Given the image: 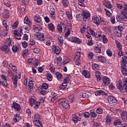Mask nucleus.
<instances>
[{"instance_id": "nucleus-1", "label": "nucleus", "mask_w": 127, "mask_h": 127, "mask_svg": "<svg viewBox=\"0 0 127 127\" xmlns=\"http://www.w3.org/2000/svg\"><path fill=\"white\" fill-rule=\"evenodd\" d=\"M117 88L120 91H127V78L123 80V82L119 80L117 84Z\"/></svg>"}, {"instance_id": "nucleus-2", "label": "nucleus", "mask_w": 127, "mask_h": 127, "mask_svg": "<svg viewBox=\"0 0 127 127\" xmlns=\"http://www.w3.org/2000/svg\"><path fill=\"white\" fill-rule=\"evenodd\" d=\"M59 103L60 106H62L63 108H64V109H69V108H70L69 101L65 98H61L59 100Z\"/></svg>"}, {"instance_id": "nucleus-3", "label": "nucleus", "mask_w": 127, "mask_h": 127, "mask_svg": "<svg viewBox=\"0 0 127 127\" xmlns=\"http://www.w3.org/2000/svg\"><path fill=\"white\" fill-rule=\"evenodd\" d=\"M82 114H79V116L77 114H75L72 115V119L73 123L77 124L78 122H81L82 120Z\"/></svg>"}, {"instance_id": "nucleus-4", "label": "nucleus", "mask_w": 127, "mask_h": 127, "mask_svg": "<svg viewBox=\"0 0 127 127\" xmlns=\"http://www.w3.org/2000/svg\"><path fill=\"white\" fill-rule=\"evenodd\" d=\"M127 52H123V57L121 60V65L123 67H127Z\"/></svg>"}, {"instance_id": "nucleus-5", "label": "nucleus", "mask_w": 127, "mask_h": 127, "mask_svg": "<svg viewBox=\"0 0 127 127\" xmlns=\"http://www.w3.org/2000/svg\"><path fill=\"white\" fill-rule=\"evenodd\" d=\"M96 38H98V40H100V41L102 39L104 44L108 43V38H107V36L105 34H103L102 35L99 34L96 36Z\"/></svg>"}, {"instance_id": "nucleus-6", "label": "nucleus", "mask_w": 127, "mask_h": 127, "mask_svg": "<svg viewBox=\"0 0 127 127\" xmlns=\"http://www.w3.org/2000/svg\"><path fill=\"white\" fill-rule=\"evenodd\" d=\"M80 14L82 16L83 21H87V19L91 16V14L89 12H82Z\"/></svg>"}, {"instance_id": "nucleus-7", "label": "nucleus", "mask_w": 127, "mask_h": 127, "mask_svg": "<svg viewBox=\"0 0 127 127\" xmlns=\"http://www.w3.org/2000/svg\"><path fill=\"white\" fill-rule=\"evenodd\" d=\"M108 102L112 105H116L118 103V100L113 96H109L108 98Z\"/></svg>"}, {"instance_id": "nucleus-8", "label": "nucleus", "mask_w": 127, "mask_h": 127, "mask_svg": "<svg viewBox=\"0 0 127 127\" xmlns=\"http://www.w3.org/2000/svg\"><path fill=\"white\" fill-rule=\"evenodd\" d=\"M36 36L38 40H40V41H44L45 40L44 35L41 32H38Z\"/></svg>"}, {"instance_id": "nucleus-9", "label": "nucleus", "mask_w": 127, "mask_h": 127, "mask_svg": "<svg viewBox=\"0 0 127 127\" xmlns=\"http://www.w3.org/2000/svg\"><path fill=\"white\" fill-rule=\"evenodd\" d=\"M95 94L96 96H101V95L102 96H107L108 95V93L102 90L96 91Z\"/></svg>"}, {"instance_id": "nucleus-10", "label": "nucleus", "mask_w": 127, "mask_h": 127, "mask_svg": "<svg viewBox=\"0 0 127 127\" xmlns=\"http://www.w3.org/2000/svg\"><path fill=\"white\" fill-rule=\"evenodd\" d=\"M12 44H13V42L10 39V38H7L5 41V45L9 47H12Z\"/></svg>"}, {"instance_id": "nucleus-11", "label": "nucleus", "mask_w": 127, "mask_h": 127, "mask_svg": "<svg viewBox=\"0 0 127 127\" xmlns=\"http://www.w3.org/2000/svg\"><path fill=\"white\" fill-rule=\"evenodd\" d=\"M14 37L15 39H17V40H20L21 39V34L17 32V30H15L14 32Z\"/></svg>"}, {"instance_id": "nucleus-12", "label": "nucleus", "mask_w": 127, "mask_h": 127, "mask_svg": "<svg viewBox=\"0 0 127 127\" xmlns=\"http://www.w3.org/2000/svg\"><path fill=\"white\" fill-rule=\"evenodd\" d=\"M122 121L123 120L121 119H119V118L116 119L114 122V123H113L114 126H115V127H117L118 125V126L122 125V124H123Z\"/></svg>"}, {"instance_id": "nucleus-13", "label": "nucleus", "mask_w": 127, "mask_h": 127, "mask_svg": "<svg viewBox=\"0 0 127 127\" xmlns=\"http://www.w3.org/2000/svg\"><path fill=\"white\" fill-rule=\"evenodd\" d=\"M102 81L103 82V84H104L105 86H106L107 85H109V84L111 83V81H110V78H109L108 76L103 77Z\"/></svg>"}, {"instance_id": "nucleus-14", "label": "nucleus", "mask_w": 127, "mask_h": 127, "mask_svg": "<svg viewBox=\"0 0 127 127\" xmlns=\"http://www.w3.org/2000/svg\"><path fill=\"white\" fill-rule=\"evenodd\" d=\"M92 21L94 22V23L96 24L97 26L100 25V19L97 16H94L92 17Z\"/></svg>"}, {"instance_id": "nucleus-15", "label": "nucleus", "mask_w": 127, "mask_h": 127, "mask_svg": "<svg viewBox=\"0 0 127 127\" xmlns=\"http://www.w3.org/2000/svg\"><path fill=\"white\" fill-rule=\"evenodd\" d=\"M13 108L17 111H19L21 110V107L20 105L17 104L16 102L13 103Z\"/></svg>"}, {"instance_id": "nucleus-16", "label": "nucleus", "mask_w": 127, "mask_h": 127, "mask_svg": "<svg viewBox=\"0 0 127 127\" xmlns=\"http://www.w3.org/2000/svg\"><path fill=\"white\" fill-rule=\"evenodd\" d=\"M12 81H13V84L14 85V88L17 87V77L15 76L14 75L11 77Z\"/></svg>"}, {"instance_id": "nucleus-17", "label": "nucleus", "mask_w": 127, "mask_h": 127, "mask_svg": "<svg viewBox=\"0 0 127 127\" xmlns=\"http://www.w3.org/2000/svg\"><path fill=\"white\" fill-rule=\"evenodd\" d=\"M12 81H13V84L14 85V88L17 87V77L15 76L14 75L11 77Z\"/></svg>"}, {"instance_id": "nucleus-18", "label": "nucleus", "mask_w": 127, "mask_h": 127, "mask_svg": "<svg viewBox=\"0 0 127 127\" xmlns=\"http://www.w3.org/2000/svg\"><path fill=\"white\" fill-rule=\"evenodd\" d=\"M121 119L124 122L127 121V111H123L121 114Z\"/></svg>"}, {"instance_id": "nucleus-19", "label": "nucleus", "mask_w": 127, "mask_h": 127, "mask_svg": "<svg viewBox=\"0 0 127 127\" xmlns=\"http://www.w3.org/2000/svg\"><path fill=\"white\" fill-rule=\"evenodd\" d=\"M103 4L106 6V7H107V8H111L113 7L112 4L109 1L104 0Z\"/></svg>"}, {"instance_id": "nucleus-20", "label": "nucleus", "mask_w": 127, "mask_h": 127, "mask_svg": "<svg viewBox=\"0 0 127 127\" xmlns=\"http://www.w3.org/2000/svg\"><path fill=\"white\" fill-rule=\"evenodd\" d=\"M9 47L8 46H6V45H3L2 46V47L1 48V50L2 51H4L5 53H8L9 52Z\"/></svg>"}, {"instance_id": "nucleus-21", "label": "nucleus", "mask_w": 127, "mask_h": 127, "mask_svg": "<svg viewBox=\"0 0 127 127\" xmlns=\"http://www.w3.org/2000/svg\"><path fill=\"white\" fill-rule=\"evenodd\" d=\"M36 101V97H31L29 100V104L30 106H31L32 107L33 106H34V104L35 103Z\"/></svg>"}, {"instance_id": "nucleus-22", "label": "nucleus", "mask_w": 127, "mask_h": 127, "mask_svg": "<svg viewBox=\"0 0 127 127\" xmlns=\"http://www.w3.org/2000/svg\"><path fill=\"white\" fill-rule=\"evenodd\" d=\"M53 50L54 51L55 53H56L57 55H58L60 54V51L61 49H60V48H59V47L54 46L53 48Z\"/></svg>"}, {"instance_id": "nucleus-23", "label": "nucleus", "mask_w": 127, "mask_h": 127, "mask_svg": "<svg viewBox=\"0 0 127 127\" xmlns=\"http://www.w3.org/2000/svg\"><path fill=\"white\" fill-rule=\"evenodd\" d=\"M95 76L97 82H100L101 81V72L99 71H96Z\"/></svg>"}, {"instance_id": "nucleus-24", "label": "nucleus", "mask_w": 127, "mask_h": 127, "mask_svg": "<svg viewBox=\"0 0 127 127\" xmlns=\"http://www.w3.org/2000/svg\"><path fill=\"white\" fill-rule=\"evenodd\" d=\"M34 19L35 21H36V22H37L38 23H40V22H41V17H40L39 15H36L34 17Z\"/></svg>"}, {"instance_id": "nucleus-25", "label": "nucleus", "mask_w": 127, "mask_h": 127, "mask_svg": "<svg viewBox=\"0 0 127 127\" xmlns=\"http://www.w3.org/2000/svg\"><path fill=\"white\" fill-rule=\"evenodd\" d=\"M19 50V45H15L12 46V50L14 53H15Z\"/></svg>"}, {"instance_id": "nucleus-26", "label": "nucleus", "mask_w": 127, "mask_h": 127, "mask_svg": "<svg viewBox=\"0 0 127 127\" xmlns=\"http://www.w3.org/2000/svg\"><path fill=\"white\" fill-rule=\"evenodd\" d=\"M82 74L85 78H90V72L88 71V70H83Z\"/></svg>"}, {"instance_id": "nucleus-27", "label": "nucleus", "mask_w": 127, "mask_h": 127, "mask_svg": "<svg viewBox=\"0 0 127 127\" xmlns=\"http://www.w3.org/2000/svg\"><path fill=\"white\" fill-rule=\"evenodd\" d=\"M97 58L98 61H99L100 62H102V63H104L106 61V58L103 56H98Z\"/></svg>"}, {"instance_id": "nucleus-28", "label": "nucleus", "mask_w": 127, "mask_h": 127, "mask_svg": "<svg viewBox=\"0 0 127 127\" xmlns=\"http://www.w3.org/2000/svg\"><path fill=\"white\" fill-rule=\"evenodd\" d=\"M72 42H74L75 43H77V44H81V42H82L81 40L77 37L72 38Z\"/></svg>"}, {"instance_id": "nucleus-29", "label": "nucleus", "mask_w": 127, "mask_h": 127, "mask_svg": "<svg viewBox=\"0 0 127 127\" xmlns=\"http://www.w3.org/2000/svg\"><path fill=\"white\" fill-rule=\"evenodd\" d=\"M115 43L117 45V48H118L119 50H122V49H123V46H122L121 42H119L118 40H115Z\"/></svg>"}, {"instance_id": "nucleus-30", "label": "nucleus", "mask_w": 127, "mask_h": 127, "mask_svg": "<svg viewBox=\"0 0 127 127\" xmlns=\"http://www.w3.org/2000/svg\"><path fill=\"white\" fill-rule=\"evenodd\" d=\"M19 120H20V116L17 114H15L13 119V122H14L15 123H17L19 122Z\"/></svg>"}, {"instance_id": "nucleus-31", "label": "nucleus", "mask_w": 127, "mask_h": 127, "mask_svg": "<svg viewBox=\"0 0 127 127\" xmlns=\"http://www.w3.org/2000/svg\"><path fill=\"white\" fill-rule=\"evenodd\" d=\"M122 14L123 16V17L121 19H123L125 21H127V12L125 11H122Z\"/></svg>"}, {"instance_id": "nucleus-32", "label": "nucleus", "mask_w": 127, "mask_h": 127, "mask_svg": "<svg viewBox=\"0 0 127 127\" xmlns=\"http://www.w3.org/2000/svg\"><path fill=\"white\" fill-rule=\"evenodd\" d=\"M94 50L96 53H101V47H99V45H96L94 46Z\"/></svg>"}, {"instance_id": "nucleus-33", "label": "nucleus", "mask_w": 127, "mask_h": 127, "mask_svg": "<svg viewBox=\"0 0 127 127\" xmlns=\"http://www.w3.org/2000/svg\"><path fill=\"white\" fill-rule=\"evenodd\" d=\"M48 27L51 31H54L55 30V26L53 23H50L48 24Z\"/></svg>"}, {"instance_id": "nucleus-34", "label": "nucleus", "mask_w": 127, "mask_h": 127, "mask_svg": "<svg viewBox=\"0 0 127 127\" xmlns=\"http://www.w3.org/2000/svg\"><path fill=\"white\" fill-rule=\"evenodd\" d=\"M24 23H26V24H28L29 26L31 25V21L29 20L28 19V17H25L24 19Z\"/></svg>"}, {"instance_id": "nucleus-35", "label": "nucleus", "mask_w": 127, "mask_h": 127, "mask_svg": "<svg viewBox=\"0 0 127 127\" xmlns=\"http://www.w3.org/2000/svg\"><path fill=\"white\" fill-rule=\"evenodd\" d=\"M80 32L81 33H84L86 31V24H82L80 26Z\"/></svg>"}, {"instance_id": "nucleus-36", "label": "nucleus", "mask_w": 127, "mask_h": 127, "mask_svg": "<svg viewBox=\"0 0 127 127\" xmlns=\"http://www.w3.org/2000/svg\"><path fill=\"white\" fill-rule=\"evenodd\" d=\"M106 123L107 125H110L112 123V117L108 116L106 118Z\"/></svg>"}, {"instance_id": "nucleus-37", "label": "nucleus", "mask_w": 127, "mask_h": 127, "mask_svg": "<svg viewBox=\"0 0 127 127\" xmlns=\"http://www.w3.org/2000/svg\"><path fill=\"white\" fill-rule=\"evenodd\" d=\"M121 71L124 76H127V69L124 67H121Z\"/></svg>"}, {"instance_id": "nucleus-38", "label": "nucleus", "mask_w": 127, "mask_h": 127, "mask_svg": "<svg viewBox=\"0 0 127 127\" xmlns=\"http://www.w3.org/2000/svg\"><path fill=\"white\" fill-rule=\"evenodd\" d=\"M99 21L100 22H101V23H102V24H103V25H107V23H108V22H107V21H106V20H105L104 18H102V17L100 18Z\"/></svg>"}, {"instance_id": "nucleus-39", "label": "nucleus", "mask_w": 127, "mask_h": 127, "mask_svg": "<svg viewBox=\"0 0 127 127\" xmlns=\"http://www.w3.org/2000/svg\"><path fill=\"white\" fill-rule=\"evenodd\" d=\"M39 106H40V102L39 101H36V102H35V103L34 104V106H33L32 107H34V109H38V107H39Z\"/></svg>"}, {"instance_id": "nucleus-40", "label": "nucleus", "mask_w": 127, "mask_h": 127, "mask_svg": "<svg viewBox=\"0 0 127 127\" xmlns=\"http://www.w3.org/2000/svg\"><path fill=\"white\" fill-rule=\"evenodd\" d=\"M57 99H58V96L56 94H55V95L51 97V101L52 103H54Z\"/></svg>"}, {"instance_id": "nucleus-41", "label": "nucleus", "mask_w": 127, "mask_h": 127, "mask_svg": "<svg viewBox=\"0 0 127 127\" xmlns=\"http://www.w3.org/2000/svg\"><path fill=\"white\" fill-rule=\"evenodd\" d=\"M92 69L96 71V70H98L99 69V64H93L92 65Z\"/></svg>"}, {"instance_id": "nucleus-42", "label": "nucleus", "mask_w": 127, "mask_h": 127, "mask_svg": "<svg viewBox=\"0 0 127 127\" xmlns=\"http://www.w3.org/2000/svg\"><path fill=\"white\" fill-rule=\"evenodd\" d=\"M90 115L92 118H97V114H96L95 111L93 110H90Z\"/></svg>"}, {"instance_id": "nucleus-43", "label": "nucleus", "mask_w": 127, "mask_h": 127, "mask_svg": "<svg viewBox=\"0 0 127 127\" xmlns=\"http://www.w3.org/2000/svg\"><path fill=\"white\" fill-rule=\"evenodd\" d=\"M56 77L58 80H60V79L63 78V75L60 72H58L56 73Z\"/></svg>"}, {"instance_id": "nucleus-44", "label": "nucleus", "mask_w": 127, "mask_h": 127, "mask_svg": "<svg viewBox=\"0 0 127 127\" xmlns=\"http://www.w3.org/2000/svg\"><path fill=\"white\" fill-rule=\"evenodd\" d=\"M12 29H15V28H17V26H18V21H16L14 23H13L12 25Z\"/></svg>"}, {"instance_id": "nucleus-45", "label": "nucleus", "mask_w": 127, "mask_h": 127, "mask_svg": "<svg viewBox=\"0 0 127 127\" xmlns=\"http://www.w3.org/2000/svg\"><path fill=\"white\" fill-rule=\"evenodd\" d=\"M49 13L52 14V13H55V9L53 7V6H51L50 7V10H49Z\"/></svg>"}, {"instance_id": "nucleus-46", "label": "nucleus", "mask_w": 127, "mask_h": 127, "mask_svg": "<svg viewBox=\"0 0 127 127\" xmlns=\"http://www.w3.org/2000/svg\"><path fill=\"white\" fill-rule=\"evenodd\" d=\"M47 77L48 81H49L50 82H51V81H52V79H53L52 74L50 73H48L47 74Z\"/></svg>"}, {"instance_id": "nucleus-47", "label": "nucleus", "mask_w": 127, "mask_h": 127, "mask_svg": "<svg viewBox=\"0 0 127 127\" xmlns=\"http://www.w3.org/2000/svg\"><path fill=\"white\" fill-rule=\"evenodd\" d=\"M74 61L76 65H78V66L81 65V61H80V59H74Z\"/></svg>"}, {"instance_id": "nucleus-48", "label": "nucleus", "mask_w": 127, "mask_h": 127, "mask_svg": "<svg viewBox=\"0 0 127 127\" xmlns=\"http://www.w3.org/2000/svg\"><path fill=\"white\" fill-rule=\"evenodd\" d=\"M96 113L98 115H101L103 114V108H99L96 110Z\"/></svg>"}, {"instance_id": "nucleus-49", "label": "nucleus", "mask_w": 127, "mask_h": 127, "mask_svg": "<svg viewBox=\"0 0 127 127\" xmlns=\"http://www.w3.org/2000/svg\"><path fill=\"white\" fill-rule=\"evenodd\" d=\"M63 5L65 7H67L68 6V1L67 0H62Z\"/></svg>"}, {"instance_id": "nucleus-50", "label": "nucleus", "mask_w": 127, "mask_h": 127, "mask_svg": "<svg viewBox=\"0 0 127 127\" xmlns=\"http://www.w3.org/2000/svg\"><path fill=\"white\" fill-rule=\"evenodd\" d=\"M118 27L119 31H123V30H124V28H125V25H124L123 24H121V25H119L118 26Z\"/></svg>"}, {"instance_id": "nucleus-51", "label": "nucleus", "mask_w": 127, "mask_h": 127, "mask_svg": "<svg viewBox=\"0 0 127 127\" xmlns=\"http://www.w3.org/2000/svg\"><path fill=\"white\" fill-rule=\"evenodd\" d=\"M65 14L69 19H72V14L70 12H66Z\"/></svg>"}, {"instance_id": "nucleus-52", "label": "nucleus", "mask_w": 127, "mask_h": 127, "mask_svg": "<svg viewBox=\"0 0 127 127\" xmlns=\"http://www.w3.org/2000/svg\"><path fill=\"white\" fill-rule=\"evenodd\" d=\"M87 56L88 58H90V59H93V57H94V53L88 52L87 54Z\"/></svg>"}, {"instance_id": "nucleus-53", "label": "nucleus", "mask_w": 127, "mask_h": 127, "mask_svg": "<svg viewBox=\"0 0 127 127\" xmlns=\"http://www.w3.org/2000/svg\"><path fill=\"white\" fill-rule=\"evenodd\" d=\"M58 31H59L60 33H62V30H63L62 25L60 24H59L58 25Z\"/></svg>"}, {"instance_id": "nucleus-54", "label": "nucleus", "mask_w": 127, "mask_h": 127, "mask_svg": "<svg viewBox=\"0 0 127 127\" xmlns=\"http://www.w3.org/2000/svg\"><path fill=\"white\" fill-rule=\"evenodd\" d=\"M29 88H28V92L29 93H31V92H33V85H31V84L29 85Z\"/></svg>"}, {"instance_id": "nucleus-55", "label": "nucleus", "mask_w": 127, "mask_h": 127, "mask_svg": "<svg viewBox=\"0 0 127 127\" xmlns=\"http://www.w3.org/2000/svg\"><path fill=\"white\" fill-rule=\"evenodd\" d=\"M106 53L110 57H112V56H113V52H112V51L110 49L107 50Z\"/></svg>"}, {"instance_id": "nucleus-56", "label": "nucleus", "mask_w": 127, "mask_h": 127, "mask_svg": "<svg viewBox=\"0 0 127 127\" xmlns=\"http://www.w3.org/2000/svg\"><path fill=\"white\" fill-rule=\"evenodd\" d=\"M58 40L60 42V45H63V38L61 36H59Z\"/></svg>"}, {"instance_id": "nucleus-57", "label": "nucleus", "mask_w": 127, "mask_h": 127, "mask_svg": "<svg viewBox=\"0 0 127 127\" xmlns=\"http://www.w3.org/2000/svg\"><path fill=\"white\" fill-rule=\"evenodd\" d=\"M80 57H81V53H80V52H76V56L74 59H80Z\"/></svg>"}, {"instance_id": "nucleus-58", "label": "nucleus", "mask_w": 127, "mask_h": 127, "mask_svg": "<svg viewBox=\"0 0 127 127\" xmlns=\"http://www.w3.org/2000/svg\"><path fill=\"white\" fill-rule=\"evenodd\" d=\"M69 99L71 103H73L74 101H75V97H74V95H71L69 97Z\"/></svg>"}, {"instance_id": "nucleus-59", "label": "nucleus", "mask_w": 127, "mask_h": 127, "mask_svg": "<svg viewBox=\"0 0 127 127\" xmlns=\"http://www.w3.org/2000/svg\"><path fill=\"white\" fill-rule=\"evenodd\" d=\"M13 73H12V72L11 71V70L9 69L7 71V75L9 76V77H11L12 76H13Z\"/></svg>"}, {"instance_id": "nucleus-60", "label": "nucleus", "mask_w": 127, "mask_h": 127, "mask_svg": "<svg viewBox=\"0 0 127 127\" xmlns=\"http://www.w3.org/2000/svg\"><path fill=\"white\" fill-rule=\"evenodd\" d=\"M33 28L35 32H38V31H39V30H40V29L39 28V27H38L36 26H34L33 27Z\"/></svg>"}, {"instance_id": "nucleus-61", "label": "nucleus", "mask_w": 127, "mask_h": 127, "mask_svg": "<svg viewBox=\"0 0 127 127\" xmlns=\"http://www.w3.org/2000/svg\"><path fill=\"white\" fill-rule=\"evenodd\" d=\"M42 88L45 90H47V89H48V84L47 83H43L42 85Z\"/></svg>"}, {"instance_id": "nucleus-62", "label": "nucleus", "mask_w": 127, "mask_h": 127, "mask_svg": "<svg viewBox=\"0 0 127 127\" xmlns=\"http://www.w3.org/2000/svg\"><path fill=\"white\" fill-rule=\"evenodd\" d=\"M16 74L15 75V77H16L17 79H20L21 78V73L20 72H16Z\"/></svg>"}, {"instance_id": "nucleus-63", "label": "nucleus", "mask_w": 127, "mask_h": 127, "mask_svg": "<svg viewBox=\"0 0 127 127\" xmlns=\"http://www.w3.org/2000/svg\"><path fill=\"white\" fill-rule=\"evenodd\" d=\"M34 44H35V41H34V40L31 39L30 40L29 45H31V46H33V45H34Z\"/></svg>"}, {"instance_id": "nucleus-64", "label": "nucleus", "mask_w": 127, "mask_h": 127, "mask_svg": "<svg viewBox=\"0 0 127 127\" xmlns=\"http://www.w3.org/2000/svg\"><path fill=\"white\" fill-rule=\"evenodd\" d=\"M4 5H5L6 6H7L8 7H9V6H10V5H11L10 2H8V1H4Z\"/></svg>"}]
</instances>
